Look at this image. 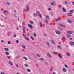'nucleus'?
Returning <instances> with one entry per match:
<instances>
[{
	"label": "nucleus",
	"instance_id": "nucleus-29",
	"mask_svg": "<svg viewBox=\"0 0 74 74\" xmlns=\"http://www.w3.org/2000/svg\"><path fill=\"white\" fill-rule=\"evenodd\" d=\"M25 67H28V65L27 64H25Z\"/></svg>",
	"mask_w": 74,
	"mask_h": 74
},
{
	"label": "nucleus",
	"instance_id": "nucleus-4",
	"mask_svg": "<svg viewBox=\"0 0 74 74\" xmlns=\"http://www.w3.org/2000/svg\"><path fill=\"white\" fill-rule=\"evenodd\" d=\"M9 63L10 65H11V66H12V65H13V64H12V62H11V61H9Z\"/></svg>",
	"mask_w": 74,
	"mask_h": 74
},
{
	"label": "nucleus",
	"instance_id": "nucleus-56",
	"mask_svg": "<svg viewBox=\"0 0 74 74\" xmlns=\"http://www.w3.org/2000/svg\"><path fill=\"white\" fill-rule=\"evenodd\" d=\"M53 74H56V73L55 72H53Z\"/></svg>",
	"mask_w": 74,
	"mask_h": 74
},
{
	"label": "nucleus",
	"instance_id": "nucleus-62",
	"mask_svg": "<svg viewBox=\"0 0 74 74\" xmlns=\"http://www.w3.org/2000/svg\"><path fill=\"white\" fill-rule=\"evenodd\" d=\"M27 36H29V34H27Z\"/></svg>",
	"mask_w": 74,
	"mask_h": 74
},
{
	"label": "nucleus",
	"instance_id": "nucleus-53",
	"mask_svg": "<svg viewBox=\"0 0 74 74\" xmlns=\"http://www.w3.org/2000/svg\"><path fill=\"white\" fill-rule=\"evenodd\" d=\"M10 32H9L8 33V35H10Z\"/></svg>",
	"mask_w": 74,
	"mask_h": 74
},
{
	"label": "nucleus",
	"instance_id": "nucleus-17",
	"mask_svg": "<svg viewBox=\"0 0 74 74\" xmlns=\"http://www.w3.org/2000/svg\"><path fill=\"white\" fill-rule=\"evenodd\" d=\"M4 14H6L7 13H8V11H6V10H4Z\"/></svg>",
	"mask_w": 74,
	"mask_h": 74
},
{
	"label": "nucleus",
	"instance_id": "nucleus-49",
	"mask_svg": "<svg viewBox=\"0 0 74 74\" xmlns=\"http://www.w3.org/2000/svg\"><path fill=\"white\" fill-rule=\"evenodd\" d=\"M40 60H42L43 61H44V59H43V58H40Z\"/></svg>",
	"mask_w": 74,
	"mask_h": 74
},
{
	"label": "nucleus",
	"instance_id": "nucleus-45",
	"mask_svg": "<svg viewBox=\"0 0 74 74\" xmlns=\"http://www.w3.org/2000/svg\"><path fill=\"white\" fill-rule=\"evenodd\" d=\"M31 39H32V40H34V39L33 38L32 36L31 37Z\"/></svg>",
	"mask_w": 74,
	"mask_h": 74
},
{
	"label": "nucleus",
	"instance_id": "nucleus-11",
	"mask_svg": "<svg viewBox=\"0 0 74 74\" xmlns=\"http://www.w3.org/2000/svg\"><path fill=\"white\" fill-rule=\"evenodd\" d=\"M23 32L25 31V26H23Z\"/></svg>",
	"mask_w": 74,
	"mask_h": 74
},
{
	"label": "nucleus",
	"instance_id": "nucleus-19",
	"mask_svg": "<svg viewBox=\"0 0 74 74\" xmlns=\"http://www.w3.org/2000/svg\"><path fill=\"white\" fill-rule=\"evenodd\" d=\"M5 53H6V55H8L10 54V53H9V52H5Z\"/></svg>",
	"mask_w": 74,
	"mask_h": 74
},
{
	"label": "nucleus",
	"instance_id": "nucleus-18",
	"mask_svg": "<svg viewBox=\"0 0 74 74\" xmlns=\"http://www.w3.org/2000/svg\"><path fill=\"white\" fill-rule=\"evenodd\" d=\"M40 27H42V22H40Z\"/></svg>",
	"mask_w": 74,
	"mask_h": 74
},
{
	"label": "nucleus",
	"instance_id": "nucleus-10",
	"mask_svg": "<svg viewBox=\"0 0 74 74\" xmlns=\"http://www.w3.org/2000/svg\"><path fill=\"white\" fill-rule=\"evenodd\" d=\"M46 18L47 20H49V17L48 15H46Z\"/></svg>",
	"mask_w": 74,
	"mask_h": 74
},
{
	"label": "nucleus",
	"instance_id": "nucleus-63",
	"mask_svg": "<svg viewBox=\"0 0 74 74\" xmlns=\"http://www.w3.org/2000/svg\"><path fill=\"white\" fill-rule=\"evenodd\" d=\"M22 51H23L24 52H25V50H22Z\"/></svg>",
	"mask_w": 74,
	"mask_h": 74
},
{
	"label": "nucleus",
	"instance_id": "nucleus-51",
	"mask_svg": "<svg viewBox=\"0 0 74 74\" xmlns=\"http://www.w3.org/2000/svg\"><path fill=\"white\" fill-rule=\"evenodd\" d=\"M16 67H18V65L16 64Z\"/></svg>",
	"mask_w": 74,
	"mask_h": 74
},
{
	"label": "nucleus",
	"instance_id": "nucleus-30",
	"mask_svg": "<svg viewBox=\"0 0 74 74\" xmlns=\"http://www.w3.org/2000/svg\"><path fill=\"white\" fill-rule=\"evenodd\" d=\"M67 36L68 37H69V38L70 37H71V36H70V35L69 34H67Z\"/></svg>",
	"mask_w": 74,
	"mask_h": 74
},
{
	"label": "nucleus",
	"instance_id": "nucleus-13",
	"mask_svg": "<svg viewBox=\"0 0 74 74\" xmlns=\"http://www.w3.org/2000/svg\"><path fill=\"white\" fill-rule=\"evenodd\" d=\"M67 33H69L70 34H72L73 33V32L71 31H67Z\"/></svg>",
	"mask_w": 74,
	"mask_h": 74
},
{
	"label": "nucleus",
	"instance_id": "nucleus-58",
	"mask_svg": "<svg viewBox=\"0 0 74 74\" xmlns=\"http://www.w3.org/2000/svg\"><path fill=\"white\" fill-rule=\"evenodd\" d=\"M44 35H45V36H47V34H45Z\"/></svg>",
	"mask_w": 74,
	"mask_h": 74
},
{
	"label": "nucleus",
	"instance_id": "nucleus-24",
	"mask_svg": "<svg viewBox=\"0 0 74 74\" xmlns=\"http://www.w3.org/2000/svg\"><path fill=\"white\" fill-rule=\"evenodd\" d=\"M53 54H55V55H58V54L57 53H56V52H53Z\"/></svg>",
	"mask_w": 74,
	"mask_h": 74
},
{
	"label": "nucleus",
	"instance_id": "nucleus-57",
	"mask_svg": "<svg viewBox=\"0 0 74 74\" xmlns=\"http://www.w3.org/2000/svg\"><path fill=\"white\" fill-rule=\"evenodd\" d=\"M17 30H19V28H17L16 29Z\"/></svg>",
	"mask_w": 74,
	"mask_h": 74
},
{
	"label": "nucleus",
	"instance_id": "nucleus-5",
	"mask_svg": "<svg viewBox=\"0 0 74 74\" xmlns=\"http://www.w3.org/2000/svg\"><path fill=\"white\" fill-rule=\"evenodd\" d=\"M62 10H63V12H66V9H65V8H62Z\"/></svg>",
	"mask_w": 74,
	"mask_h": 74
},
{
	"label": "nucleus",
	"instance_id": "nucleus-12",
	"mask_svg": "<svg viewBox=\"0 0 74 74\" xmlns=\"http://www.w3.org/2000/svg\"><path fill=\"white\" fill-rule=\"evenodd\" d=\"M63 71H64V72H66V71H67L66 69L65 68H63Z\"/></svg>",
	"mask_w": 74,
	"mask_h": 74
},
{
	"label": "nucleus",
	"instance_id": "nucleus-3",
	"mask_svg": "<svg viewBox=\"0 0 74 74\" xmlns=\"http://www.w3.org/2000/svg\"><path fill=\"white\" fill-rule=\"evenodd\" d=\"M56 33L57 34H61V32L59 31H56Z\"/></svg>",
	"mask_w": 74,
	"mask_h": 74
},
{
	"label": "nucleus",
	"instance_id": "nucleus-38",
	"mask_svg": "<svg viewBox=\"0 0 74 74\" xmlns=\"http://www.w3.org/2000/svg\"><path fill=\"white\" fill-rule=\"evenodd\" d=\"M30 23H31L32 24H33V22L32 21H30Z\"/></svg>",
	"mask_w": 74,
	"mask_h": 74
},
{
	"label": "nucleus",
	"instance_id": "nucleus-59",
	"mask_svg": "<svg viewBox=\"0 0 74 74\" xmlns=\"http://www.w3.org/2000/svg\"><path fill=\"white\" fill-rule=\"evenodd\" d=\"M72 4H73V5H74V2H73Z\"/></svg>",
	"mask_w": 74,
	"mask_h": 74
},
{
	"label": "nucleus",
	"instance_id": "nucleus-40",
	"mask_svg": "<svg viewBox=\"0 0 74 74\" xmlns=\"http://www.w3.org/2000/svg\"><path fill=\"white\" fill-rule=\"evenodd\" d=\"M8 44H11V42H10V41H8Z\"/></svg>",
	"mask_w": 74,
	"mask_h": 74
},
{
	"label": "nucleus",
	"instance_id": "nucleus-7",
	"mask_svg": "<svg viewBox=\"0 0 74 74\" xmlns=\"http://www.w3.org/2000/svg\"><path fill=\"white\" fill-rule=\"evenodd\" d=\"M22 47L23 48H24L25 49L26 48V46L25 45H22Z\"/></svg>",
	"mask_w": 74,
	"mask_h": 74
},
{
	"label": "nucleus",
	"instance_id": "nucleus-15",
	"mask_svg": "<svg viewBox=\"0 0 74 74\" xmlns=\"http://www.w3.org/2000/svg\"><path fill=\"white\" fill-rule=\"evenodd\" d=\"M66 55L69 56H70V54L69 52L66 53Z\"/></svg>",
	"mask_w": 74,
	"mask_h": 74
},
{
	"label": "nucleus",
	"instance_id": "nucleus-33",
	"mask_svg": "<svg viewBox=\"0 0 74 74\" xmlns=\"http://www.w3.org/2000/svg\"><path fill=\"white\" fill-rule=\"evenodd\" d=\"M51 40L52 42H53V44H55V42H54V41H53V40L51 39Z\"/></svg>",
	"mask_w": 74,
	"mask_h": 74
},
{
	"label": "nucleus",
	"instance_id": "nucleus-28",
	"mask_svg": "<svg viewBox=\"0 0 74 74\" xmlns=\"http://www.w3.org/2000/svg\"><path fill=\"white\" fill-rule=\"evenodd\" d=\"M7 4H8V5H10V4H11V3H10L9 2H7Z\"/></svg>",
	"mask_w": 74,
	"mask_h": 74
},
{
	"label": "nucleus",
	"instance_id": "nucleus-55",
	"mask_svg": "<svg viewBox=\"0 0 74 74\" xmlns=\"http://www.w3.org/2000/svg\"><path fill=\"white\" fill-rule=\"evenodd\" d=\"M48 10H49V11H51V8H49L48 9Z\"/></svg>",
	"mask_w": 74,
	"mask_h": 74
},
{
	"label": "nucleus",
	"instance_id": "nucleus-27",
	"mask_svg": "<svg viewBox=\"0 0 74 74\" xmlns=\"http://www.w3.org/2000/svg\"><path fill=\"white\" fill-rule=\"evenodd\" d=\"M47 55L49 56V57H51V55L49 54H47Z\"/></svg>",
	"mask_w": 74,
	"mask_h": 74
},
{
	"label": "nucleus",
	"instance_id": "nucleus-21",
	"mask_svg": "<svg viewBox=\"0 0 74 74\" xmlns=\"http://www.w3.org/2000/svg\"><path fill=\"white\" fill-rule=\"evenodd\" d=\"M29 6H27V8L26 9V11H29Z\"/></svg>",
	"mask_w": 74,
	"mask_h": 74
},
{
	"label": "nucleus",
	"instance_id": "nucleus-48",
	"mask_svg": "<svg viewBox=\"0 0 74 74\" xmlns=\"http://www.w3.org/2000/svg\"><path fill=\"white\" fill-rule=\"evenodd\" d=\"M58 48H61V47L60 46H58Z\"/></svg>",
	"mask_w": 74,
	"mask_h": 74
},
{
	"label": "nucleus",
	"instance_id": "nucleus-26",
	"mask_svg": "<svg viewBox=\"0 0 74 74\" xmlns=\"http://www.w3.org/2000/svg\"><path fill=\"white\" fill-rule=\"evenodd\" d=\"M47 45H48V46H49V45H50V43H49V42H47Z\"/></svg>",
	"mask_w": 74,
	"mask_h": 74
},
{
	"label": "nucleus",
	"instance_id": "nucleus-36",
	"mask_svg": "<svg viewBox=\"0 0 74 74\" xmlns=\"http://www.w3.org/2000/svg\"><path fill=\"white\" fill-rule=\"evenodd\" d=\"M37 14H38V15H39V14H40V12L39 11H37Z\"/></svg>",
	"mask_w": 74,
	"mask_h": 74
},
{
	"label": "nucleus",
	"instance_id": "nucleus-25",
	"mask_svg": "<svg viewBox=\"0 0 74 74\" xmlns=\"http://www.w3.org/2000/svg\"><path fill=\"white\" fill-rule=\"evenodd\" d=\"M4 50H5L7 51H8V49L7 48H5Z\"/></svg>",
	"mask_w": 74,
	"mask_h": 74
},
{
	"label": "nucleus",
	"instance_id": "nucleus-35",
	"mask_svg": "<svg viewBox=\"0 0 74 74\" xmlns=\"http://www.w3.org/2000/svg\"><path fill=\"white\" fill-rule=\"evenodd\" d=\"M23 58L24 59H25V60H27V58L25 57H24Z\"/></svg>",
	"mask_w": 74,
	"mask_h": 74
},
{
	"label": "nucleus",
	"instance_id": "nucleus-41",
	"mask_svg": "<svg viewBox=\"0 0 74 74\" xmlns=\"http://www.w3.org/2000/svg\"><path fill=\"white\" fill-rule=\"evenodd\" d=\"M34 36H35V37H36V33H34Z\"/></svg>",
	"mask_w": 74,
	"mask_h": 74
},
{
	"label": "nucleus",
	"instance_id": "nucleus-9",
	"mask_svg": "<svg viewBox=\"0 0 74 74\" xmlns=\"http://www.w3.org/2000/svg\"><path fill=\"white\" fill-rule=\"evenodd\" d=\"M61 18H62L59 17L58 18H57L56 20V21H59V20H60V19H61Z\"/></svg>",
	"mask_w": 74,
	"mask_h": 74
},
{
	"label": "nucleus",
	"instance_id": "nucleus-44",
	"mask_svg": "<svg viewBox=\"0 0 74 74\" xmlns=\"http://www.w3.org/2000/svg\"><path fill=\"white\" fill-rule=\"evenodd\" d=\"M14 37H16V34H14L13 36Z\"/></svg>",
	"mask_w": 74,
	"mask_h": 74
},
{
	"label": "nucleus",
	"instance_id": "nucleus-42",
	"mask_svg": "<svg viewBox=\"0 0 74 74\" xmlns=\"http://www.w3.org/2000/svg\"><path fill=\"white\" fill-rule=\"evenodd\" d=\"M59 26H62L63 25H62V24H59Z\"/></svg>",
	"mask_w": 74,
	"mask_h": 74
},
{
	"label": "nucleus",
	"instance_id": "nucleus-64",
	"mask_svg": "<svg viewBox=\"0 0 74 74\" xmlns=\"http://www.w3.org/2000/svg\"><path fill=\"white\" fill-rule=\"evenodd\" d=\"M17 74H21V73H17Z\"/></svg>",
	"mask_w": 74,
	"mask_h": 74
},
{
	"label": "nucleus",
	"instance_id": "nucleus-54",
	"mask_svg": "<svg viewBox=\"0 0 74 74\" xmlns=\"http://www.w3.org/2000/svg\"><path fill=\"white\" fill-rule=\"evenodd\" d=\"M65 66L66 67H67V68L68 67H67V65H65Z\"/></svg>",
	"mask_w": 74,
	"mask_h": 74
},
{
	"label": "nucleus",
	"instance_id": "nucleus-32",
	"mask_svg": "<svg viewBox=\"0 0 74 74\" xmlns=\"http://www.w3.org/2000/svg\"><path fill=\"white\" fill-rule=\"evenodd\" d=\"M20 55H18L17 56H16V58H20Z\"/></svg>",
	"mask_w": 74,
	"mask_h": 74
},
{
	"label": "nucleus",
	"instance_id": "nucleus-60",
	"mask_svg": "<svg viewBox=\"0 0 74 74\" xmlns=\"http://www.w3.org/2000/svg\"><path fill=\"white\" fill-rule=\"evenodd\" d=\"M70 38V40H72V38Z\"/></svg>",
	"mask_w": 74,
	"mask_h": 74
},
{
	"label": "nucleus",
	"instance_id": "nucleus-20",
	"mask_svg": "<svg viewBox=\"0 0 74 74\" xmlns=\"http://www.w3.org/2000/svg\"><path fill=\"white\" fill-rule=\"evenodd\" d=\"M25 38L26 39V40H28V41H29V38L27 37H25Z\"/></svg>",
	"mask_w": 74,
	"mask_h": 74
},
{
	"label": "nucleus",
	"instance_id": "nucleus-39",
	"mask_svg": "<svg viewBox=\"0 0 74 74\" xmlns=\"http://www.w3.org/2000/svg\"><path fill=\"white\" fill-rule=\"evenodd\" d=\"M7 58H8V59H10L11 58V57H10L8 56H7Z\"/></svg>",
	"mask_w": 74,
	"mask_h": 74
},
{
	"label": "nucleus",
	"instance_id": "nucleus-37",
	"mask_svg": "<svg viewBox=\"0 0 74 74\" xmlns=\"http://www.w3.org/2000/svg\"><path fill=\"white\" fill-rule=\"evenodd\" d=\"M65 4H67V5H68V3L66 1L65 2Z\"/></svg>",
	"mask_w": 74,
	"mask_h": 74
},
{
	"label": "nucleus",
	"instance_id": "nucleus-46",
	"mask_svg": "<svg viewBox=\"0 0 74 74\" xmlns=\"http://www.w3.org/2000/svg\"><path fill=\"white\" fill-rule=\"evenodd\" d=\"M19 40H17L16 41V43H19Z\"/></svg>",
	"mask_w": 74,
	"mask_h": 74
},
{
	"label": "nucleus",
	"instance_id": "nucleus-1",
	"mask_svg": "<svg viewBox=\"0 0 74 74\" xmlns=\"http://www.w3.org/2000/svg\"><path fill=\"white\" fill-rule=\"evenodd\" d=\"M51 4L52 6H54V5H56V2L55 1H53V2L51 3Z\"/></svg>",
	"mask_w": 74,
	"mask_h": 74
},
{
	"label": "nucleus",
	"instance_id": "nucleus-16",
	"mask_svg": "<svg viewBox=\"0 0 74 74\" xmlns=\"http://www.w3.org/2000/svg\"><path fill=\"white\" fill-rule=\"evenodd\" d=\"M71 44L72 45H74V42H71Z\"/></svg>",
	"mask_w": 74,
	"mask_h": 74
},
{
	"label": "nucleus",
	"instance_id": "nucleus-50",
	"mask_svg": "<svg viewBox=\"0 0 74 74\" xmlns=\"http://www.w3.org/2000/svg\"><path fill=\"white\" fill-rule=\"evenodd\" d=\"M37 56H39V57H40V55H39L38 54H37Z\"/></svg>",
	"mask_w": 74,
	"mask_h": 74
},
{
	"label": "nucleus",
	"instance_id": "nucleus-23",
	"mask_svg": "<svg viewBox=\"0 0 74 74\" xmlns=\"http://www.w3.org/2000/svg\"><path fill=\"white\" fill-rule=\"evenodd\" d=\"M59 57L60 58H63V56H62L61 54H60V55L59 56Z\"/></svg>",
	"mask_w": 74,
	"mask_h": 74
},
{
	"label": "nucleus",
	"instance_id": "nucleus-8",
	"mask_svg": "<svg viewBox=\"0 0 74 74\" xmlns=\"http://www.w3.org/2000/svg\"><path fill=\"white\" fill-rule=\"evenodd\" d=\"M72 15H73V14H72V13H69L68 15V16H72Z\"/></svg>",
	"mask_w": 74,
	"mask_h": 74
},
{
	"label": "nucleus",
	"instance_id": "nucleus-2",
	"mask_svg": "<svg viewBox=\"0 0 74 74\" xmlns=\"http://www.w3.org/2000/svg\"><path fill=\"white\" fill-rule=\"evenodd\" d=\"M28 26L31 29H33V26L32 25H31V24H28Z\"/></svg>",
	"mask_w": 74,
	"mask_h": 74
},
{
	"label": "nucleus",
	"instance_id": "nucleus-43",
	"mask_svg": "<svg viewBox=\"0 0 74 74\" xmlns=\"http://www.w3.org/2000/svg\"><path fill=\"white\" fill-rule=\"evenodd\" d=\"M45 21L47 23H48V21H47L46 20H45Z\"/></svg>",
	"mask_w": 74,
	"mask_h": 74
},
{
	"label": "nucleus",
	"instance_id": "nucleus-47",
	"mask_svg": "<svg viewBox=\"0 0 74 74\" xmlns=\"http://www.w3.org/2000/svg\"><path fill=\"white\" fill-rule=\"evenodd\" d=\"M23 36H24V37L26 36V34H23Z\"/></svg>",
	"mask_w": 74,
	"mask_h": 74
},
{
	"label": "nucleus",
	"instance_id": "nucleus-61",
	"mask_svg": "<svg viewBox=\"0 0 74 74\" xmlns=\"http://www.w3.org/2000/svg\"><path fill=\"white\" fill-rule=\"evenodd\" d=\"M52 68H51L50 69L51 71H52Z\"/></svg>",
	"mask_w": 74,
	"mask_h": 74
},
{
	"label": "nucleus",
	"instance_id": "nucleus-22",
	"mask_svg": "<svg viewBox=\"0 0 74 74\" xmlns=\"http://www.w3.org/2000/svg\"><path fill=\"white\" fill-rule=\"evenodd\" d=\"M27 70L28 72H30V71H31V70L30 69H27Z\"/></svg>",
	"mask_w": 74,
	"mask_h": 74
},
{
	"label": "nucleus",
	"instance_id": "nucleus-31",
	"mask_svg": "<svg viewBox=\"0 0 74 74\" xmlns=\"http://www.w3.org/2000/svg\"><path fill=\"white\" fill-rule=\"evenodd\" d=\"M73 12H74V10H71L70 11V12H71V13Z\"/></svg>",
	"mask_w": 74,
	"mask_h": 74
},
{
	"label": "nucleus",
	"instance_id": "nucleus-14",
	"mask_svg": "<svg viewBox=\"0 0 74 74\" xmlns=\"http://www.w3.org/2000/svg\"><path fill=\"white\" fill-rule=\"evenodd\" d=\"M68 22H69V23H71L72 22V21L70 20H68L67 21Z\"/></svg>",
	"mask_w": 74,
	"mask_h": 74
},
{
	"label": "nucleus",
	"instance_id": "nucleus-34",
	"mask_svg": "<svg viewBox=\"0 0 74 74\" xmlns=\"http://www.w3.org/2000/svg\"><path fill=\"white\" fill-rule=\"evenodd\" d=\"M38 15H39V16L40 17H42V15H41V14H39Z\"/></svg>",
	"mask_w": 74,
	"mask_h": 74
},
{
	"label": "nucleus",
	"instance_id": "nucleus-52",
	"mask_svg": "<svg viewBox=\"0 0 74 74\" xmlns=\"http://www.w3.org/2000/svg\"><path fill=\"white\" fill-rule=\"evenodd\" d=\"M1 74H5L3 72H1Z\"/></svg>",
	"mask_w": 74,
	"mask_h": 74
},
{
	"label": "nucleus",
	"instance_id": "nucleus-6",
	"mask_svg": "<svg viewBox=\"0 0 74 74\" xmlns=\"http://www.w3.org/2000/svg\"><path fill=\"white\" fill-rule=\"evenodd\" d=\"M33 16H35V17H37V14L36 13H34L33 14Z\"/></svg>",
	"mask_w": 74,
	"mask_h": 74
}]
</instances>
